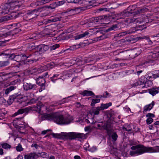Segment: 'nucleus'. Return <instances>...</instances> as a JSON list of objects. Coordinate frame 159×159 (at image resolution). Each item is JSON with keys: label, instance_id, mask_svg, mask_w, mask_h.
Segmentation results:
<instances>
[{"label": "nucleus", "instance_id": "60", "mask_svg": "<svg viewBox=\"0 0 159 159\" xmlns=\"http://www.w3.org/2000/svg\"><path fill=\"white\" fill-rule=\"evenodd\" d=\"M109 95V93L107 91H106L104 94L102 95L103 98H107L108 97V96Z\"/></svg>", "mask_w": 159, "mask_h": 159}, {"label": "nucleus", "instance_id": "5", "mask_svg": "<svg viewBox=\"0 0 159 159\" xmlns=\"http://www.w3.org/2000/svg\"><path fill=\"white\" fill-rule=\"evenodd\" d=\"M36 84L38 85V90L41 92L45 89L46 81L45 78L41 76H39L36 80Z\"/></svg>", "mask_w": 159, "mask_h": 159}, {"label": "nucleus", "instance_id": "48", "mask_svg": "<svg viewBox=\"0 0 159 159\" xmlns=\"http://www.w3.org/2000/svg\"><path fill=\"white\" fill-rule=\"evenodd\" d=\"M68 3H81V0H66Z\"/></svg>", "mask_w": 159, "mask_h": 159}, {"label": "nucleus", "instance_id": "22", "mask_svg": "<svg viewBox=\"0 0 159 159\" xmlns=\"http://www.w3.org/2000/svg\"><path fill=\"white\" fill-rule=\"evenodd\" d=\"M139 54L140 53H137L136 51L133 50L129 52L128 55L129 56V58L133 59L138 56Z\"/></svg>", "mask_w": 159, "mask_h": 159}, {"label": "nucleus", "instance_id": "16", "mask_svg": "<svg viewBox=\"0 0 159 159\" xmlns=\"http://www.w3.org/2000/svg\"><path fill=\"white\" fill-rule=\"evenodd\" d=\"M0 9L2 10L0 13L2 15H5L8 13L11 10L7 2L5 4L2 5L0 7Z\"/></svg>", "mask_w": 159, "mask_h": 159}, {"label": "nucleus", "instance_id": "26", "mask_svg": "<svg viewBox=\"0 0 159 159\" xmlns=\"http://www.w3.org/2000/svg\"><path fill=\"white\" fill-rule=\"evenodd\" d=\"M80 94L83 96H89L94 95V94L91 91L84 90Z\"/></svg>", "mask_w": 159, "mask_h": 159}, {"label": "nucleus", "instance_id": "18", "mask_svg": "<svg viewBox=\"0 0 159 159\" xmlns=\"http://www.w3.org/2000/svg\"><path fill=\"white\" fill-rule=\"evenodd\" d=\"M145 18V17H144ZM145 18V20H143V22H146V23L143 24L142 25H140L137 26L136 27V30L137 31L140 30L141 31H142L143 30L146 29V25H148L149 22L150 21H149L148 20V17L146 16Z\"/></svg>", "mask_w": 159, "mask_h": 159}, {"label": "nucleus", "instance_id": "23", "mask_svg": "<svg viewBox=\"0 0 159 159\" xmlns=\"http://www.w3.org/2000/svg\"><path fill=\"white\" fill-rule=\"evenodd\" d=\"M155 104V102L154 101H152L151 104L147 105L144 106V110L143 112L144 113L145 112H146L150 110L153 107Z\"/></svg>", "mask_w": 159, "mask_h": 159}, {"label": "nucleus", "instance_id": "61", "mask_svg": "<svg viewBox=\"0 0 159 159\" xmlns=\"http://www.w3.org/2000/svg\"><path fill=\"white\" fill-rule=\"evenodd\" d=\"M78 48L76 47V45H73L72 46L70 47L69 48L71 51H74L77 48Z\"/></svg>", "mask_w": 159, "mask_h": 159}, {"label": "nucleus", "instance_id": "35", "mask_svg": "<svg viewBox=\"0 0 159 159\" xmlns=\"http://www.w3.org/2000/svg\"><path fill=\"white\" fill-rule=\"evenodd\" d=\"M100 100L99 98L93 99L92 100L90 105L93 107L95 106V104L100 102Z\"/></svg>", "mask_w": 159, "mask_h": 159}, {"label": "nucleus", "instance_id": "27", "mask_svg": "<svg viewBox=\"0 0 159 159\" xmlns=\"http://www.w3.org/2000/svg\"><path fill=\"white\" fill-rule=\"evenodd\" d=\"M11 52L10 49H7L0 52V56H2L5 58H7V57L9 55V54Z\"/></svg>", "mask_w": 159, "mask_h": 159}, {"label": "nucleus", "instance_id": "14", "mask_svg": "<svg viewBox=\"0 0 159 159\" xmlns=\"http://www.w3.org/2000/svg\"><path fill=\"white\" fill-rule=\"evenodd\" d=\"M54 66L55 63L53 62H51L50 63L48 64L45 65L39 68V71H40V73H41L43 71L47 70H50L53 68Z\"/></svg>", "mask_w": 159, "mask_h": 159}, {"label": "nucleus", "instance_id": "47", "mask_svg": "<svg viewBox=\"0 0 159 159\" xmlns=\"http://www.w3.org/2000/svg\"><path fill=\"white\" fill-rule=\"evenodd\" d=\"M62 18V17H54V18H52L50 20L53 22H56L58 21L61 20V19Z\"/></svg>", "mask_w": 159, "mask_h": 159}, {"label": "nucleus", "instance_id": "43", "mask_svg": "<svg viewBox=\"0 0 159 159\" xmlns=\"http://www.w3.org/2000/svg\"><path fill=\"white\" fill-rule=\"evenodd\" d=\"M59 46L60 45L59 44H55L52 46L49 47V49H50V51H52L56 49L57 48H59Z\"/></svg>", "mask_w": 159, "mask_h": 159}, {"label": "nucleus", "instance_id": "25", "mask_svg": "<svg viewBox=\"0 0 159 159\" xmlns=\"http://www.w3.org/2000/svg\"><path fill=\"white\" fill-rule=\"evenodd\" d=\"M28 109L27 107L25 108H21L18 110V111L16 112L14 114L13 116H16L19 114H21L25 112L26 113H28Z\"/></svg>", "mask_w": 159, "mask_h": 159}, {"label": "nucleus", "instance_id": "12", "mask_svg": "<svg viewBox=\"0 0 159 159\" xmlns=\"http://www.w3.org/2000/svg\"><path fill=\"white\" fill-rule=\"evenodd\" d=\"M42 106V103L40 102H38L36 104V106L27 107L28 112V113L31 112V111H34L35 112L40 113Z\"/></svg>", "mask_w": 159, "mask_h": 159}, {"label": "nucleus", "instance_id": "34", "mask_svg": "<svg viewBox=\"0 0 159 159\" xmlns=\"http://www.w3.org/2000/svg\"><path fill=\"white\" fill-rule=\"evenodd\" d=\"M16 87H15L13 86H11L7 88L5 91V93L6 94H8L11 91L14 90Z\"/></svg>", "mask_w": 159, "mask_h": 159}, {"label": "nucleus", "instance_id": "17", "mask_svg": "<svg viewBox=\"0 0 159 159\" xmlns=\"http://www.w3.org/2000/svg\"><path fill=\"white\" fill-rule=\"evenodd\" d=\"M23 98L22 97V96L21 94H18L15 93L14 94L11 96L9 97V101L11 102V103L13 102L14 101H15L16 100V101H17V99H20Z\"/></svg>", "mask_w": 159, "mask_h": 159}, {"label": "nucleus", "instance_id": "8", "mask_svg": "<svg viewBox=\"0 0 159 159\" xmlns=\"http://www.w3.org/2000/svg\"><path fill=\"white\" fill-rule=\"evenodd\" d=\"M11 10L16 9V10H20L23 7L22 2H7Z\"/></svg>", "mask_w": 159, "mask_h": 159}, {"label": "nucleus", "instance_id": "63", "mask_svg": "<svg viewBox=\"0 0 159 159\" xmlns=\"http://www.w3.org/2000/svg\"><path fill=\"white\" fill-rule=\"evenodd\" d=\"M31 147H34L35 148L37 149L38 148V146L36 143H34L31 145Z\"/></svg>", "mask_w": 159, "mask_h": 159}, {"label": "nucleus", "instance_id": "3", "mask_svg": "<svg viewBox=\"0 0 159 159\" xmlns=\"http://www.w3.org/2000/svg\"><path fill=\"white\" fill-rule=\"evenodd\" d=\"M51 135L54 138L63 140L68 139L73 140L76 138L84 139H86L87 138L86 134L75 132H71L68 133L61 132L60 134L52 133L51 134Z\"/></svg>", "mask_w": 159, "mask_h": 159}, {"label": "nucleus", "instance_id": "49", "mask_svg": "<svg viewBox=\"0 0 159 159\" xmlns=\"http://www.w3.org/2000/svg\"><path fill=\"white\" fill-rule=\"evenodd\" d=\"M15 56L16 55L14 53H11V52L9 54V55L7 57V58L12 60L15 59Z\"/></svg>", "mask_w": 159, "mask_h": 159}, {"label": "nucleus", "instance_id": "38", "mask_svg": "<svg viewBox=\"0 0 159 159\" xmlns=\"http://www.w3.org/2000/svg\"><path fill=\"white\" fill-rule=\"evenodd\" d=\"M149 58L151 57L153 58H156L159 57V51H158L157 52L153 53L152 54L149 56Z\"/></svg>", "mask_w": 159, "mask_h": 159}, {"label": "nucleus", "instance_id": "15", "mask_svg": "<svg viewBox=\"0 0 159 159\" xmlns=\"http://www.w3.org/2000/svg\"><path fill=\"white\" fill-rule=\"evenodd\" d=\"M80 2H81L79 3L83 4L85 6L84 7H80V8L81 9V10H84L88 8L89 6H92V4L93 3L94 1L92 0H81Z\"/></svg>", "mask_w": 159, "mask_h": 159}, {"label": "nucleus", "instance_id": "33", "mask_svg": "<svg viewBox=\"0 0 159 159\" xmlns=\"http://www.w3.org/2000/svg\"><path fill=\"white\" fill-rule=\"evenodd\" d=\"M30 74H38L40 73V71H39V68H34L30 70Z\"/></svg>", "mask_w": 159, "mask_h": 159}, {"label": "nucleus", "instance_id": "53", "mask_svg": "<svg viewBox=\"0 0 159 159\" xmlns=\"http://www.w3.org/2000/svg\"><path fill=\"white\" fill-rule=\"evenodd\" d=\"M133 128L134 129L133 131V132H134V133H137L138 132H140V129L137 126L134 125Z\"/></svg>", "mask_w": 159, "mask_h": 159}, {"label": "nucleus", "instance_id": "45", "mask_svg": "<svg viewBox=\"0 0 159 159\" xmlns=\"http://www.w3.org/2000/svg\"><path fill=\"white\" fill-rule=\"evenodd\" d=\"M66 98H63V99L62 100L59 101L56 103H55V104H56V105H61L63 103H65L67 102V101H66Z\"/></svg>", "mask_w": 159, "mask_h": 159}, {"label": "nucleus", "instance_id": "19", "mask_svg": "<svg viewBox=\"0 0 159 159\" xmlns=\"http://www.w3.org/2000/svg\"><path fill=\"white\" fill-rule=\"evenodd\" d=\"M98 18L99 20V23H104V21L107 19H110L111 18L114 19V17L109 16H108L107 15H104L103 16H98Z\"/></svg>", "mask_w": 159, "mask_h": 159}, {"label": "nucleus", "instance_id": "55", "mask_svg": "<svg viewBox=\"0 0 159 159\" xmlns=\"http://www.w3.org/2000/svg\"><path fill=\"white\" fill-rule=\"evenodd\" d=\"M39 153L43 158H47L48 157L47 153L45 152H42Z\"/></svg>", "mask_w": 159, "mask_h": 159}, {"label": "nucleus", "instance_id": "4", "mask_svg": "<svg viewBox=\"0 0 159 159\" xmlns=\"http://www.w3.org/2000/svg\"><path fill=\"white\" fill-rule=\"evenodd\" d=\"M131 149L135 150L130 152V155L131 156L140 155L145 152H149L148 147H145L142 144L132 146Z\"/></svg>", "mask_w": 159, "mask_h": 159}, {"label": "nucleus", "instance_id": "62", "mask_svg": "<svg viewBox=\"0 0 159 159\" xmlns=\"http://www.w3.org/2000/svg\"><path fill=\"white\" fill-rule=\"evenodd\" d=\"M41 76L43 77V78H47L48 77V72H46L44 74H43Z\"/></svg>", "mask_w": 159, "mask_h": 159}, {"label": "nucleus", "instance_id": "41", "mask_svg": "<svg viewBox=\"0 0 159 159\" xmlns=\"http://www.w3.org/2000/svg\"><path fill=\"white\" fill-rule=\"evenodd\" d=\"M1 145L2 147L5 149H10L11 147L10 145L6 143H3Z\"/></svg>", "mask_w": 159, "mask_h": 159}, {"label": "nucleus", "instance_id": "7", "mask_svg": "<svg viewBox=\"0 0 159 159\" xmlns=\"http://www.w3.org/2000/svg\"><path fill=\"white\" fill-rule=\"evenodd\" d=\"M112 126V123L111 120H109L105 121L102 125V129L107 131V134L109 136L111 134Z\"/></svg>", "mask_w": 159, "mask_h": 159}, {"label": "nucleus", "instance_id": "29", "mask_svg": "<svg viewBox=\"0 0 159 159\" xmlns=\"http://www.w3.org/2000/svg\"><path fill=\"white\" fill-rule=\"evenodd\" d=\"M144 85L142 87V88H143L144 87L146 88L150 86H151L153 84L152 82L150 80H146L144 79Z\"/></svg>", "mask_w": 159, "mask_h": 159}, {"label": "nucleus", "instance_id": "1", "mask_svg": "<svg viewBox=\"0 0 159 159\" xmlns=\"http://www.w3.org/2000/svg\"><path fill=\"white\" fill-rule=\"evenodd\" d=\"M41 120H53L59 125L68 124L73 120L72 117L70 116L64 117L62 115H59L56 113L43 114L41 116Z\"/></svg>", "mask_w": 159, "mask_h": 159}, {"label": "nucleus", "instance_id": "11", "mask_svg": "<svg viewBox=\"0 0 159 159\" xmlns=\"http://www.w3.org/2000/svg\"><path fill=\"white\" fill-rule=\"evenodd\" d=\"M49 48V47L48 45L42 44L37 46L35 48V53L36 54H42L46 51H48Z\"/></svg>", "mask_w": 159, "mask_h": 159}, {"label": "nucleus", "instance_id": "31", "mask_svg": "<svg viewBox=\"0 0 159 159\" xmlns=\"http://www.w3.org/2000/svg\"><path fill=\"white\" fill-rule=\"evenodd\" d=\"M149 152H159V146H157L154 148L148 147Z\"/></svg>", "mask_w": 159, "mask_h": 159}, {"label": "nucleus", "instance_id": "58", "mask_svg": "<svg viewBox=\"0 0 159 159\" xmlns=\"http://www.w3.org/2000/svg\"><path fill=\"white\" fill-rule=\"evenodd\" d=\"M98 11H109V10L107 8H99L98 10Z\"/></svg>", "mask_w": 159, "mask_h": 159}, {"label": "nucleus", "instance_id": "42", "mask_svg": "<svg viewBox=\"0 0 159 159\" xmlns=\"http://www.w3.org/2000/svg\"><path fill=\"white\" fill-rule=\"evenodd\" d=\"M137 31L136 27L132 28L130 29L129 30H127L128 34H131Z\"/></svg>", "mask_w": 159, "mask_h": 159}, {"label": "nucleus", "instance_id": "57", "mask_svg": "<svg viewBox=\"0 0 159 159\" xmlns=\"http://www.w3.org/2000/svg\"><path fill=\"white\" fill-rule=\"evenodd\" d=\"M98 16L93 18V22L94 23H97L98 24L99 23V20H98Z\"/></svg>", "mask_w": 159, "mask_h": 159}, {"label": "nucleus", "instance_id": "52", "mask_svg": "<svg viewBox=\"0 0 159 159\" xmlns=\"http://www.w3.org/2000/svg\"><path fill=\"white\" fill-rule=\"evenodd\" d=\"M153 121V119L152 118H148L146 120V123L148 125L151 124Z\"/></svg>", "mask_w": 159, "mask_h": 159}, {"label": "nucleus", "instance_id": "10", "mask_svg": "<svg viewBox=\"0 0 159 159\" xmlns=\"http://www.w3.org/2000/svg\"><path fill=\"white\" fill-rule=\"evenodd\" d=\"M21 29L19 27H16L13 30H10L5 33H0V38H5L10 35L13 36L15 34H17L19 32L21 31Z\"/></svg>", "mask_w": 159, "mask_h": 159}, {"label": "nucleus", "instance_id": "32", "mask_svg": "<svg viewBox=\"0 0 159 159\" xmlns=\"http://www.w3.org/2000/svg\"><path fill=\"white\" fill-rule=\"evenodd\" d=\"M111 105L112 103L111 102H109L108 103H107L105 104L102 103L100 107H101V110H102L107 108L111 106Z\"/></svg>", "mask_w": 159, "mask_h": 159}, {"label": "nucleus", "instance_id": "51", "mask_svg": "<svg viewBox=\"0 0 159 159\" xmlns=\"http://www.w3.org/2000/svg\"><path fill=\"white\" fill-rule=\"evenodd\" d=\"M16 149L17 151L20 152L23 150V148L20 144L19 143L17 146L16 147Z\"/></svg>", "mask_w": 159, "mask_h": 159}, {"label": "nucleus", "instance_id": "64", "mask_svg": "<svg viewBox=\"0 0 159 159\" xmlns=\"http://www.w3.org/2000/svg\"><path fill=\"white\" fill-rule=\"evenodd\" d=\"M59 79H58V78H54L52 77H51L50 78V79L51 80V81L53 83L55 82L57 80Z\"/></svg>", "mask_w": 159, "mask_h": 159}, {"label": "nucleus", "instance_id": "56", "mask_svg": "<svg viewBox=\"0 0 159 159\" xmlns=\"http://www.w3.org/2000/svg\"><path fill=\"white\" fill-rule=\"evenodd\" d=\"M9 64V62L8 61H6L2 62V63L1 66H7Z\"/></svg>", "mask_w": 159, "mask_h": 159}, {"label": "nucleus", "instance_id": "36", "mask_svg": "<svg viewBox=\"0 0 159 159\" xmlns=\"http://www.w3.org/2000/svg\"><path fill=\"white\" fill-rule=\"evenodd\" d=\"M102 110L100 107H97L96 109H94L93 111V112L95 115H98L99 113V111Z\"/></svg>", "mask_w": 159, "mask_h": 159}, {"label": "nucleus", "instance_id": "21", "mask_svg": "<svg viewBox=\"0 0 159 159\" xmlns=\"http://www.w3.org/2000/svg\"><path fill=\"white\" fill-rule=\"evenodd\" d=\"M28 57L25 54H20L16 55L15 60L19 62L26 59Z\"/></svg>", "mask_w": 159, "mask_h": 159}, {"label": "nucleus", "instance_id": "9", "mask_svg": "<svg viewBox=\"0 0 159 159\" xmlns=\"http://www.w3.org/2000/svg\"><path fill=\"white\" fill-rule=\"evenodd\" d=\"M125 25V23L122 22L117 24H113L111 25L108 28L104 30V32L107 33L111 31H116L123 27L122 26Z\"/></svg>", "mask_w": 159, "mask_h": 159}, {"label": "nucleus", "instance_id": "44", "mask_svg": "<svg viewBox=\"0 0 159 159\" xmlns=\"http://www.w3.org/2000/svg\"><path fill=\"white\" fill-rule=\"evenodd\" d=\"M11 73H9L7 74H5L4 72H0V77H2V79L5 80H7V79H4V77L6 75H9Z\"/></svg>", "mask_w": 159, "mask_h": 159}, {"label": "nucleus", "instance_id": "37", "mask_svg": "<svg viewBox=\"0 0 159 159\" xmlns=\"http://www.w3.org/2000/svg\"><path fill=\"white\" fill-rule=\"evenodd\" d=\"M144 84V82H142L140 81H139L132 84L131 85V86H132V87H134L138 86V85L140 86L141 85H143Z\"/></svg>", "mask_w": 159, "mask_h": 159}, {"label": "nucleus", "instance_id": "28", "mask_svg": "<svg viewBox=\"0 0 159 159\" xmlns=\"http://www.w3.org/2000/svg\"><path fill=\"white\" fill-rule=\"evenodd\" d=\"M19 132L21 134H25V125L23 124H19L18 126Z\"/></svg>", "mask_w": 159, "mask_h": 159}, {"label": "nucleus", "instance_id": "54", "mask_svg": "<svg viewBox=\"0 0 159 159\" xmlns=\"http://www.w3.org/2000/svg\"><path fill=\"white\" fill-rule=\"evenodd\" d=\"M155 115L151 113H148L146 115V117L148 118H154L155 117Z\"/></svg>", "mask_w": 159, "mask_h": 159}, {"label": "nucleus", "instance_id": "30", "mask_svg": "<svg viewBox=\"0 0 159 159\" xmlns=\"http://www.w3.org/2000/svg\"><path fill=\"white\" fill-rule=\"evenodd\" d=\"M148 90L149 93L152 96H154L158 93V92L157 91L155 86L149 89Z\"/></svg>", "mask_w": 159, "mask_h": 159}, {"label": "nucleus", "instance_id": "59", "mask_svg": "<svg viewBox=\"0 0 159 159\" xmlns=\"http://www.w3.org/2000/svg\"><path fill=\"white\" fill-rule=\"evenodd\" d=\"M38 100V99H35L34 98H32L30 100V102L32 104H34Z\"/></svg>", "mask_w": 159, "mask_h": 159}, {"label": "nucleus", "instance_id": "40", "mask_svg": "<svg viewBox=\"0 0 159 159\" xmlns=\"http://www.w3.org/2000/svg\"><path fill=\"white\" fill-rule=\"evenodd\" d=\"M66 0H63L56 2L57 7H58L66 3Z\"/></svg>", "mask_w": 159, "mask_h": 159}, {"label": "nucleus", "instance_id": "20", "mask_svg": "<svg viewBox=\"0 0 159 159\" xmlns=\"http://www.w3.org/2000/svg\"><path fill=\"white\" fill-rule=\"evenodd\" d=\"M38 155L35 152L31 153L24 155L25 159H36L38 157Z\"/></svg>", "mask_w": 159, "mask_h": 159}, {"label": "nucleus", "instance_id": "24", "mask_svg": "<svg viewBox=\"0 0 159 159\" xmlns=\"http://www.w3.org/2000/svg\"><path fill=\"white\" fill-rule=\"evenodd\" d=\"M89 34V32L86 31L84 33L80 34L76 36H75L74 38L75 40L78 39L88 36Z\"/></svg>", "mask_w": 159, "mask_h": 159}, {"label": "nucleus", "instance_id": "50", "mask_svg": "<svg viewBox=\"0 0 159 159\" xmlns=\"http://www.w3.org/2000/svg\"><path fill=\"white\" fill-rule=\"evenodd\" d=\"M49 7H50V9H55L56 7H57V4L56 2L52 3L51 4Z\"/></svg>", "mask_w": 159, "mask_h": 159}, {"label": "nucleus", "instance_id": "6", "mask_svg": "<svg viewBox=\"0 0 159 159\" xmlns=\"http://www.w3.org/2000/svg\"><path fill=\"white\" fill-rule=\"evenodd\" d=\"M148 9L146 8H143L140 9L137 11H135V12H134V10L132 9H131L129 11H125V12H123L122 14L125 17H128L130 16V15L132 13H134V15H135L136 14H140L141 13H144L148 11Z\"/></svg>", "mask_w": 159, "mask_h": 159}, {"label": "nucleus", "instance_id": "46", "mask_svg": "<svg viewBox=\"0 0 159 159\" xmlns=\"http://www.w3.org/2000/svg\"><path fill=\"white\" fill-rule=\"evenodd\" d=\"M111 138L114 141H115L117 140L118 137V135L116 134V133L114 132L111 135Z\"/></svg>", "mask_w": 159, "mask_h": 159}, {"label": "nucleus", "instance_id": "2", "mask_svg": "<svg viewBox=\"0 0 159 159\" xmlns=\"http://www.w3.org/2000/svg\"><path fill=\"white\" fill-rule=\"evenodd\" d=\"M40 9L38 8L30 10L25 11V13L22 12L19 13H12L5 17L6 20H13L20 16H23V19L26 20H30L34 19L38 16L39 11Z\"/></svg>", "mask_w": 159, "mask_h": 159}, {"label": "nucleus", "instance_id": "39", "mask_svg": "<svg viewBox=\"0 0 159 159\" xmlns=\"http://www.w3.org/2000/svg\"><path fill=\"white\" fill-rule=\"evenodd\" d=\"M114 114L113 113L110 112H108L107 114V117L109 118L108 120H111V122L112 120H114V118L113 117Z\"/></svg>", "mask_w": 159, "mask_h": 159}, {"label": "nucleus", "instance_id": "13", "mask_svg": "<svg viewBox=\"0 0 159 159\" xmlns=\"http://www.w3.org/2000/svg\"><path fill=\"white\" fill-rule=\"evenodd\" d=\"M23 88L25 90L28 91V90H36L38 89V86L32 83L29 82L24 83Z\"/></svg>", "mask_w": 159, "mask_h": 159}]
</instances>
